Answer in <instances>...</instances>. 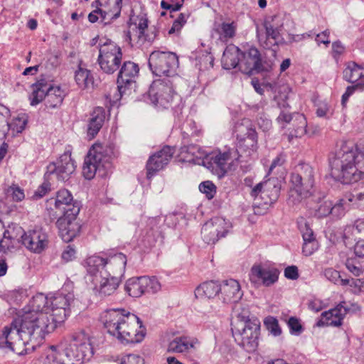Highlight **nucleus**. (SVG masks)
Segmentation results:
<instances>
[{
	"mask_svg": "<svg viewBox=\"0 0 364 364\" xmlns=\"http://www.w3.org/2000/svg\"><path fill=\"white\" fill-rule=\"evenodd\" d=\"M346 265L347 269L355 276H359L364 272V259L355 255L347 259Z\"/></svg>",
	"mask_w": 364,
	"mask_h": 364,
	"instance_id": "nucleus-41",
	"label": "nucleus"
},
{
	"mask_svg": "<svg viewBox=\"0 0 364 364\" xmlns=\"http://www.w3.org/2000/svg\"><path fill=\"white\" fill-rule=\"evenodd\" d=\"M161 284L155 277L143 276L127 280L125 289L132 297H140L145 294H154L160 291Z\"/></svg>",
	"mask_w": 364,
	"mask_h": 364,
	"instance_id": "nucleus-14",
	"label": "nucleus"
},
{
	"mask_svg": "<svg viewBox=\"0 0 364 364\" xmlns=\"http://www.w3.org/2000/svg\"><path fill=\"white\" fill-rule=\"evenodd\" d=\"M288 326L293 332L299 333L301 330L299 321L294 317H291L289 319Z\"/></svg>",
	"mask_w": 364,
	"mask_h": 364,
	"instance_id": "nucleus-63",
	"label": "nucleus"
},
{
	"mask_svg": "<svg viewBox=\"0 0 364 364\" xmlns=\"http://www.w3.org/2000/svg\"><path fill=\"white\" fill-rule=\"evenodd\" d=\"M237 25L235 22H224L220 25L219 33L221 38L229 39L235 36Z\"/></svg>",
	"mask_w": 364,
	"mask_h": 364,
	"instance_id": "nucleus-43",
	"label": "nucleus"
},
{
	"mask_svg": "<svg viewBox=\"0 0 364 364\" xmlns=\"http://www.w3.org/2000/svg\"><path fill=\"white\" fill-rule=\"evenodd\" d=\"M139 70L138 65L133 62L126 61L123 63L117 77L118 85L116 91L119 92V97L116 99L117 100L122 96V85L130 83L137 76Z\"/></svg>",
	"mask_w": 364,
	"mask_h": 364,
	"instance_id": "nucleus-27",
	"label": "nucleus"
},
{
	"mask_svg": "<svg viewBox=\"0 0 364 364\" xmlns=\"http://www.w3.org/2000/svg\"><path fill=\"white\" fill-rule=\"evenodd\" d=\"M121 364H142V360L139 356L130 354L122 358Z\"/></svg>",
	"mask_w": 364,
	"mask_h": 364,
	"instance_id": "nucleus-57",
	"label": "nucleus"
},
{
	"mask_svg": "<svg viewBox=\"0 0 364 364\" xmlns=\"http://www.w3.org/2000/svg\"><path fill=\"white\" fill-rule=\"evenodd\" d=\"M173 154V148L165 146L151 156L146 164L147 177L151 178L157 171L163 169L168 164Z\"/></svg>",
	"mask_w": 364,
	"mask_h": 364,
	"instance_id": "nucleus-20",
	"label": "nucleus"
},
{
	"mask_svg": "<svg viewBox=\"0 0 364 364\" xmlns=\"http://www.w3.org/2000/svg\"><path fill=\"white\" fill-rule=\"evenodd\" d=\"M240 159V154L234 148L225 147L215 149L206 155L203 159L204 165L218 176H224Z\"/></svg>",
	"mask_w": 364,
	"mask_h": 364,
	"instance_id": "nucleus-7",
	"label": "nucleus"
},
{
	"mask_svg": "<svg viewBox=\"0 0 364 364\" xmlns=\"http://www.w3.org/2000/svg\"><path fill=\"white\" fill-rule=\"evenodd\" d=\"M199 343L198 340L196 338L179 336L169 342L167 349L171 353H191L197 349Z\"/></svg>",
	"mask_w": 364,
	"mask_h": 364,
	"instance_id": "nucleus-23",
	"label": "nucleus"
},
{
	"mask_svg": "<svg viewBox=\"0 0 364 364\" xmlns=\"http://www.w3.org/2000/svg\"><path fill=\"white\" fill-rule=\"evenodd\" d=\"M174 91L169 80H157L153 82L149 91L152 103L166 107L173 100Z\"/></svg>",
	"mask_w": 364,
	"mask_h": 364,
	"instance_id": "nucleus-17",
	"label": "nucleus"
},
{
	"mask_svg": "<svg viewBox=\"0 0 364 364\" xmlns=\"http://www.w3.org/2000/svg\"><path fill=\"white\" fill-rule=\"evenodd\" d=\"M323 274L328 280L338 285L342 286L343 284L348 282L344 280L345 279L342 277L339 272L332 268L326 269L323 272Z\"/></svg>",
	"mask_w": 364,
	"mask_h": 364,
	"instance_id": "nucleus-47",
	"label": "nucleus"
},
{
	"mask_svg": "<svg viewBox=\"0 0 364 364\" xmlns=\"http://www.w3.org/2000/svg\"><path fill=\"white\" fill-rule=\"evenodd\" d=\"M345 316L346 310L342 309V305L339 304L334 309L322 313L318 325L321 326H339L342 324Z\"/></svg>",
	"mask_w": 364,
	"mask_h": 364,
	"instance_id": "nucleus-30",
	"label": "nucleus"
},
{
	"mask_svg": "<svg viewBox=\"0 0 364 364\" xmlns=\"http://www.w3.org/2000/svg\"><path fill=\"white\" fill-rule=\"evenodd\" d=\"M318 248L316 240L304 241L302 252L306 256L312 255Z\"/></svg>",
	"mask_w": 364,
	"mask_h": 364,
	"instance_id": "nucleus-53",
	"label": "nucleus"
},
{
	"mask_svg": "<svg viewBox=\"0 0 364 364\" xmlns=\"http://www.w3.org/2000/svg\"><path fill=\"white\" fill-rule=\"evenodd\" d=\"M21 242L28 250L40 253L48 245V235L42 228H36L24 232L21 236Z\"/></svg>",
	"mask_w": 364,
	"mask_h": 364,
	"instance_id": "nucleus-18",
	"label": "nucleus"
},
{
	"mask_svg": "<svg viewBox=\"0 0 364 364\" xmlns=\"http://www.w3.org/2000/svg\"><path fill=\"white\" fill-rule=\"evenodd\" d=\"M260 322L254 318L247 323L232 322L235 341L247 352H254L258 346Z\"/></svg>",
	"mask_w": 364,
	"mask_h": 364,
	"instance_id": "nucleus-6",
	"label": "nucleus"
},
{
	"mask_svg": "<svg viewBox=\"0 0 364 364\" xmlns=\"http://www.w3.org/2000/svg\"><path fill=\"white\" fill-rule=\"evenodd\" d=\"M70 213H64L56 222L59 233L63 241L69 242L80 232V225L76 220L80 212L79 206H74Z\"/></svg>",
	"mask_w": 364,
	"mask_h": 364,
	"instance_id": "nucleus-15",
	"label": "nucleus"
},
{
	"mask_svg": "<svg viewBox=\"0 0 364 364\" xmlns=\"http://www.w3.org/2000/svg\"><path fill=\"white\" fill-rule=\"evenodd\" d=\"M109 158L105 156L102 151V147L100 146H93L90 149L87 156L85 159L82 174L87 179H92L98 171L103 176L105 170L109 168Z\"/></svg>",
	"mask_w": 364,
	"mask_h": 364,
	"instance_id": "nucleus-12",
	"label": "nucleus"
},
{
	"mask_svg": "<svg viewBox=\"0 0 364 364\" xmlns=\"http://www.w3.org/2000/svg\"><path fill=\"white\" fill-rule=\"evenodd\" d=\"M49 180L46 179V181L43 182L34 192L32 198L38 200L43 197L50 190V184L48 182Z\"/></svg>",
	"mask_w": 364,
	"mask_h": 364,
	"instance_id": "nucleus-52",
	"label": "nucleus"
},
{
	"mask_svg": "<svg viewBox=\"0 0 364 364\" xmlns=\"http://www.w3.org/2000/svg\"><path fill=\"white\" fill-rule=\"evenodd\" d=\"M105 119V109L102 107L95 108L91 114L88 127L87 135L90 139L94 138L99 132Z\"/></svg>",
	"mask_w": 364,
	"mask_h": 364,
	"instance_id": "nucleus-32",
	"label": "nucleus"
},
{
	"mask_svg": "<svg viewBox=\"0 0 364 364\" xmlns=\"http://www.w3.org/2000/svg\"><path fill=\"white\" fill-rule=\"evenodd\" d=\"M343 74L346 81L355 84L358 89H364V66L350 62L347 64Z\"/></svg>",
	"mask_w": 364,
	"mask_h": 364,
	"instance_id": "nucleus-28",
	"label": "nucleus"
},
{
	"mask_svg": "<svg viewBox=\"0 0 364 364\" xmlns=\"http://www.w3.org/2000/svg\"><path fill=\"white\" fill-rule=\"evenodd\" d=\"M354 255L364 259V240H359L354 246Z\"/></svg>",
	"mask_w": 364,
	"mask_h": 364,
	"instance_id": "nucleus-62",
	"label": "nucleus"
},
{
	"mask_svg": "<svg viewBox=\"0 0 364 364\" xmlns=\"http://www.w3.org/2000/svg\"><path fill=\"white\" fill-rule=\"evenodd\" d=\"M187 18V15L184 14H181L179 16L173 21L171 28L168 31V34L171 35L179 33L181 28L186 23Z\"/></svg>",
	"mask_w": 364,
	"mask_h": 364,
	"instance_id": "nucleus-49",
	"label": "nucleus"
},
{
	"mask_svg": "<svg viewBox=\"0 0 364 364\" xmlns=\"http://www.w3.org/2000/svg\"><path fill=\"white\" fill-rule=\"evenodd\" d=\"M26 119L24 117H17L13 120L11 124H9L5 117L2 114H0V124H1L2 132H5L6 130L11 129L14 132L17 133L21 132L26 124Z\"/></svg>",
	"mask_w": 364,
	"mask_h": 364,
	"instance_id": "nucleus-38",
	"label": "nucleus"
},
{
	"mask_svg": "<svg viewBox=\"0 0 364 364\" xmlns=\"http://www.w3.org/2000/svg\"><path fill=\"white\" fill-rule=\"evenodd\" d=\"M349 205L344 197L341 198L334 205L331 203V215L334 218H341L344 215Z\"/></svg>",
	"mask_w": 364,
	"mask_h": 364,
	"instance_id": "nucleus-44",
	"label": "nucleus"
},
{
	"mask_svg": "<svg viewBox=\"0 0 364 364\" xmlns=\"http://www.w3.org/2000/svg\"><path fill=\"white\" fill-rule=\"evenodd\" d=\"M149 65L156 75L173 76L178 67V59L173 53L154 51L149 56Z\"/></svg>",
	"mask_w": 364,
	"mask_h": 364,
	"instance_id": "nucleus-11",
	"label": "nucleus"
},
{
	"mask_svg": "<svg viewBox=\"0 0 364 364\" xmlns=\"http://www.w3.org/2000/svg\"><path fill=\"white\" fill-rule=\"evenodd\" d=\"M102 319L107 332L122 343H138L146 336V328L140 318L124 309H109Z\"/></svg>",
	"mask_w": 364,
	"mask_h": 364,
	"instance_id": "nucleus-3",
	"label": "nucleus"
},
{
	"mask_svg": "<svg viewBox=\"0 0 364 364\" xmlns=\"http://www.w3.org/2000/svg\"><path fill=\"white\" fill-rule=\"evenodd\" d=\"M347 283L343 284V286H350L352 288V291L355 293L360 292L364 287V279H345Z\"/></svg>",
	"mask_w": 364,
	"mask_h": 364,
	"instance_id": "nucleus-51",
	"label": "nucleus"
},
{
	"mask_svg": "<svg viewBox=\"0 0 364 364\" xmlns=\"http://www.w3.org/2000/svg\"><path fill=\"white\" fill-rule=\"evenodd\" d=\"M76 256V250L70 245H68L62 253V259L68 262L73 260Z\"/></svg>",
	"mask_w": 364,
	"mask_h": 364,
	"instance_id": "nucleus-56",
	"label": "nucleus"
},
{
	"mask_svg": "<svg viewBox=\"0 0 364 364\" xmlns=\"http://www.w3.org/2000/svg\"><path fill=\"white\" fill-rule=\"evenodd\" d=\"M220 292L225 303H237L243 295L239 282L232 279L223 282Z\"/></svg>",
	"mask_w": 364,
	"mask_h": 364,
	"instance_id": "nucleus-26",
	"label": "nucleus"
},
{
	"mask_svg": "<svg viewBox=\"0 0 364 364\" xmlns=\"http://www.w3.org/2000/svg\"><path fill=\"white\" fill-rule=\"evenodd\" d=\"M220 291V285L210 281L201 284L195 290V295L198 298H213Z\"/></svg>",
	"mask_w": 364,
	"mask_h": 364,
	"instance_id": "nucleus-36",
	"label": "nucleus"
},
{
	"mask_svg": "<svg viewBox=\"0 0 364 364\" xmlns=\"http://www.w3.org/2000/svg\"><path fill=\"white\" fill-rule=\"evenodd\" d=\"M345 50L344 46L340 41H336L332 44V55L335 59L339 58V56L343 53Z\"/></svg>",
	"mask_w": 364,
	"mask_h": 364,
	"instance_id": "nucleus-59",
	"label": "nucleus"
},
{
	"mask_svg": "<svg viewBox=\"0 0 364 364\" xmlns=\"http://www.w3.org/2000/svg\"><path fill=\"white\" fill-rule=\"evenodd\" d=\"M279 188L271 180L257 184L251 191V196L257 198L259 194L265 204H271L278 197Z\"/></svg>",
	"mask_w": 364,
	"mask_h": 364,
	"instance_id": "nucleus-24",
	"label": "nucleus"
},
{
	"mask_svg": "<svg viewBox=\"0 0 364 364\" xmlns=\"http://www.w3.org/2000/svg\"><path fill=\"white\" fill-rule=\"evenodd\" d=\"M353 235L356 238L357 236L364 232V223L362 221H357L355 225L350 228Z\"/></svg>",
	"mask_w": 364,
	"mask_h": 364,
	"instance_id": "nucleus-64",
	"label": "nucleus"
},
{
	"mask_svg": "<svg viewBox=\"0 0 364 364\" xmlns=\"http://www.w3.org/2000/svg\"><path fill=\"white\" fill-rule=\"evenodd\" d=\"M15 238L9 230L4 232L2 238L0 237V252H6L14 247Z\"/></svg>",
	"mask_w": 364,
	"mask_h": 364,
	"instance_id": "nucleus-45",
	"label": "nucleus"
},
{
	"mask_svg": "<svg viewBox=\"0 0 364 364\" xmlns=\"http://www.w3.org/2000/svg\"><path fill=\"white\" fill-rule=\"evenodd\" d=\"M199 189L200 192L205 193L208 199L214 197L215 193V186L210 181H205L200 184Z\"/></svg>",
	"mask_w": 364,
	"mask_h": 364,
	"instance_id": "nucleus-50",
	"label": "nucleus"
},
{
	"mask_svg": "<svg viewBox=\"0 0 364 364\" xmlns=\"http://www.w3.org/2000/svg\"><path fill=\"white\" fill-rule=\"evenodd\" d=\"M122 60V49L115 43L107 41L100 46L97 61L104 73H114L121 65Z\"/></svg>",
	"mask_w": 364,
	"mask_h": 364,
	"instance_id": "nucleus-10",
	"label": "nucleus"
},
{
	"mask_svg": "<svg viewBox=\"0 0 364 364\" xmlns=\"http://www.w3.org/2000/svg\"><path fill=\"white\" fill-rule=\"evenodd\" d=\"M294 130L291 135L295 137H301L306 133L307 122L303 114H296L293 121Z\"/></svg>",
	"mask_w": 364,
	"mask_h": 364,
	"instance_id": "nucleus-40",
	"label": "nucleus"
},
{
	"mask_svg": "<svg viewBox=\"0 0 364 364\" xmlns=\"http://www.w3.org/2000/svg\"><path fill=\"white\" fill-rule=\"evenodd\" d=\"M342 305V309L346 310V315L348 313H355L360 310V306L356 303H348L346 301H343L340 303Z\"/></svg>",
	"mask_w": 364,
	"mask_h": 364,
	"instance_id": "nucleus-58",
	"label": "nucleus"
},
{
	"mask_svg": "<svg viewBox=\"0 0 364 364\" xmlns=\"http://www.w3.org/2000/svg\"><path fill=\"white\" fill-rule=\"evenodd\" d=\"M72 300L70 294H36L23 314L3 328L0 348L18 355L33 350L46 335L65 321Z\"/></svg>",
	"mask_w": 364,
	"mask_h": 364,
	"instance_id": "nucleus-1",
	"label": "nucleus"
},
{
	"mask_svg": "<svg viewBox=\"0 0 364 364\" xmlns=\"http://www.w3.org/2000/svg\"><path fill=\"white\" fill-rule=\"evenodd\" d=\"M291 193H296L300 198H306L311 195L314 185V171L308 164H300L294 172L291 173Z\"/></svg>",
	"mask_w": 364,
	"mask_h": 364,
	"instance_id": "nucleus-8",
	"label": "nucleus"
},
{
	"mask_svg": "<svg viewBox=\"0 0 364 364\" xmlns=\"http://www.w3.org/2000/svg\"><path fill=\"white\" fill-rule=\"evenodd\" d=\"M304 241L315 240L313 230L305 224L301 230Z\"/></svg>",
	"mask_w": 364,
	"mask_h": 364,
	"instance_id": "nucleus-61",
	"label": "nucleus"
},
{
	"mask_svg": "<svg viewBox=\"0 0 364 364\" xmlns=\"http://www.w3.org/2000/svg\"><path fill=\"white\" fill-rule=\"evenodd\" d=\"M138 30L139 38L149 42L153 41L156 38V33L152 31L151 33H146L148 31V20L146 18H141L136 26Z\"/></svg>",
	"mask_w": 364,
	"mask_h": 364,
	"instance_id": "nucleus-42",
	"label": "nucleus"
},
{
	"mask_svg": "<svg viewBox=\"0 0 364 364\" xmlns=\"http://www.w3.org/2000/svg\"><path fill=\"white\" fill-rule=\"evenodd\" d=\"M8 191L9 193H11L14 200L21 201L25 198L23 190L18 186H11L9 187Z\"/></svg>",
	"mask_w": 364,
	"mask_h": 364,
	"instance_id": "nucleus-54",
	"label": "nucleus"
},
{
	"mask_svg": "<svg viewBox=\"0 0 364 364\" xmlns=\"http://www.w3.org/2000/svg\"><path fill=\"white\" fill-rule=\"evenodd\" d=\"M234 319L232 322L247 323L249 321L253 320L255 318H250V312L247 305L243 304L235 303L233 307Z\"/></svg>",
	"mask_w": 364,
	"mask_h": 364,
	"instance_id": "nucleus-39",
	"label": "nucleus"
},
{
	"mask_svg": "<svg viewBox=\"0 0 364 364\" xmlns=\"http://www.w3.org/2000/svg\"><path fill=\"white\" fill-rule=\"evenodd\" d=\"M74 206H79L76 203H73L72 194L66 189H61L58 191L55 198V207L63 211L64 213H70Z\"/></svg>",
	"mask_w": 364,
	"mask_h": 364,
	"instance_id": "nucleus-34",
	"label": "nucleus"
},
{
	"mask_svg": "<svg viewBox=\"0 0 364 364\" xmlns=\"http://www.w3.org/2000/svg\"><path fill=\"white\" fill-rule=\"evenodd\" d=\"M230 228V223L224 218H214L203 225L202 238L207 244H215L220 237L225 236Z\"/></svg>",
	"mask_w": 364,
	"mask_h": 364,
	"instance_id": "nucleus-16",
	"label": "nucleus"
},
{
	"mask_svg": "<svg viewBox=\"0 0 364 364\" xmlns=\"http://www.w3.org/2000/svg\"><path fill=\"white\" fill-rule=\"evenodd\" d=\"M250 279L255 284H262L265 286H270L278 279V272L275 269L253 266L250 274Z\"/></svg>",
	"mask_w": 364,
	"mask_h": 364,
	"instance_id": "nucleus-25",
	"label": "nucleus"
},
{
	"mask_svg": "<svg viewBox=\"0 0 364 364\" xmlns=\"http://www.w3.org/2000/svg\"><path fill=\"white\" fill-rule=\"evenodd\" d=\"M65 96L64 90L59 86H53L51 85L45 99L46 105L50 108L58 107L63 103Z\"/></svg>",
	"mask_w": 364,
	"mask_h": 364,
	"instance_id": "nucleus-35",
	"label": "nucleus"
},
{
	"mask_svg": "<svg viewBox=\"0 0 364 364\" xmlns=\"http://www.w3.org/2000/svg\"><path fill=\"white\" fill-rule=\"evenodd\" d=\"M50 85V82L44 77H41L31 85L29 99L32 106L37 105L46 99Z\"/></svg>",
	"mask_w": 364,
	"mask_h": 364,
	"instance_id": "nucleus-31",
	"label": "nucleus"
},
{
	"mask_svg": "<svg viewBox=\"0 0 364 364\" xmlns=\"http://www.w3.org/2000/svg\"><path fill=\"white\" fill-rule=\"evenodd\" d=\"M92 355L89 337L84 331L75 333L69 346H51L36 364H66L72 361H83Z\"/></svg>",
	"mask_w": 364,
	"mask_h": 364,
	"instance_id": "nucleus-4",
	"label": "nucleus"
},
{
	"mask_svg": "<svg viewBox=\"0 0 364 364\" xmlns=\"http://www.w3.org/2000/svg\"><path fill=\"white\" fill-rule=\"evenodd\" d=\"M75 80L79 87L82 89L90 88L93 86V77L90 71L85 68L80 67L75 71Z\"/></svg>",
	"mask_w": 364,
	"mask_h": 364,
	"instance_id": "nucleus-37",
	"label": "nucleus"
},
{
	"mask_svg": "<svg viewBox=\"0 0 364 364\" xmlns=\"http://www.w3.org/2000/svg\"><path fill=\"white\" fill-rule=\"evenodd\" d=\"M127 263L126 256L122 253H117L107 259L97 255L88 257L86 260L87 270L89 274L96 272L112 279L120 281L123 275Z\"/></svg>",
	"mask_w": 364,
	"mask_h": 364,
	"instance_id": "nucleus-5",
	"label": "nucleus"
},
{
	"mask_svg": "<svg viewBox=\"0 0 364 364\" xmlns=\"http://www.w3.org/2000/svg\"><path fill=\"white\" fill-rule=\"evenodd\" d=\"M241 55L240 50L234 45L228 46L223 52L222 58V64L225 69L230 70L237 66L239 67L240 63V56Z\"/></svg>",
	"mask_w": 364,
	"mask_h": 364,
	"instance_id": "nucleus-33",
	"label": "nucleus"
},
{
	"mask_svg": "<svg viewBox=\"0 0 364 364\" xmlns=\"http://www.w3.org/2000/svg\"><path fill=\"white\" fill-rule=\"evenodd\" d=\"M264 324L267 329L274 336H279L281 334L282 330L276 318L273 316L267 317L264 321Z\"/></svg>",
	"mask_w": 364,
	"mask_h": 364,
	"instance_id": "nucleus-48",
	"label": "nucleus"
},
{
	"mask_svg": "<svg viewBox=\"0 0 364 364\" xmlns=\"http://www.w3.org/2000/svg\"><path fill=\"white\" fill-rule=\"evenodd\" d=\"M343 197L349 207L350 205L364 206V193H347Z\"/></svg>",
	"mask_w": 364,
	"mask_h": 364,
	"instance_id": "nucleus-46",
	"label": "nucleus"
},
{
	"mask_svg": "<svg viewBox=\"0 0 364 364\" xmlns=\"http://www.w3.org/2000/svg\"><path fill=\"white\" fill-rule=\"evenodd\" d=\"M282 26L283 24L277 16L270 17L264 21L266 39L263 41L262 37L258 35L259 41L264 48L271 49L277 45L281 39L280 32Z\"/></svg>",
	"mask_w": 364,
	"mask_h": 364,
	"instance_id": "nucleus-19",
	"label": "nucleus"
},
{
	"mask_svg": "<svg viewBox=\"0 0 364 364\" xmlns=\"http://www.w3.org/2000/svg\"><path fill=\"white\" fill-rule=\"evenodd\" d=\"M331 175L343 183L357 182L364 178V140L355 144L343 141L329 157Z\"/></svg>",
	"mask_w": 364,
	"mask_h": 364,
	"instance_id": "nucleus-2",
	"label": "nucleus"
},
{
	"mask_svg": "<svg viewBox=\"0 0 364 364\" xmlns=\"http://www.w3.org/2000/svg\"><path fill=\"white\" fill-rule=\"evenodd\" d=\"M331 201L325 200L321 203L316 210V215L318 217H326L331 214Z\"/></svg>",
	"mask_w": 364,
	"mask_h": 364,
	"instance_id": "nucleus-55",
	"label": "nucleus"
},
{
	"mask_svg": "<svg viewBox=\"0 0 364 364\" xmlns=\"http://www.w3.org/2000/svg\"><path fill=\"white\" fill-rule=\"evenodd\" d=\"M122 0H98L102 21L118 18L121 13Z\"/></svg>",
	"mask_w": 364,
	"mask_h": 364,
	"instance_id": "nucleus-29",
	"label": "nucleus"
},
{
	"mask_svg": "<svg viewBox=\"0 0 364 364\" xmlns=\"http://www.w3.org/2000/svg\"><path fill=\"white\" fill-rule=\"evenodd\" d=\"M76 166L70 152H65L54 162L47 166L46 179L58 181L68 180L74 173Z\"/></svg>",
	"mask_w": 364,
	"mask_h": 364,
	"instance_id": "nucleus-13",
	"label": "nucleus"
},
{
	"mask_svg": "<svg viewBox=\"0 0 364 364\" xmlns=\"http://www.w3.org/2000/svg\"><path fill=\"white\" fill-rule=\"evenodd\" d=\"M284 276L290 279H296L299 277L298 269L296 266H289L284 270Z\"/></svg>",
	"mask_w": 364,
	"mask_h": 364,
	"instance_id": "nucleus-60",
	"label": "nucleus"
},
{
	"mask_svg": "<svg viewBox=\"0 0 364 364\" xmlns=\"http://www.w3.org/2000/svg\"><path fill=\"white\" fill-rule=\"evenodd\" d=\"M237 139V151L240 157L243 154L251 156L257 149V136L252 123L248 119H243L235 126Z\"/></svg>",
	"mask_w": 364,
	"mask_h": 364,
	"instance_id": "nucleus-9",
	"label": "nucleus"
},
{
	"mask_svg": "<svg viewBox=\"0 0 364 364\" xmlns=\"http://www.w3.org/2000/svg\"><path fill=\"white\" fill-rule=\"evenodd\" d=\"M242 58L239 64V69L245 74L250 75L253 71L260 68L261 58L259 50L251 47L247 50L241 53Z\"/></svg>",
	"mask_w": 364,
	"mask_h": 364,
	"instance_id": "nucleus-22",
	"label": "nucleus"
},
{
	"mask_svg": "<svg viewBox=\"0 0 364 364\" xmlns=\"http://www.w3.org/2000/svg\"><path fill=\"white\" fill-rule=\"evenodd\" d=\"M90 280L93 284V289L101 296L112 294L117 289L120 281L117 279H112L97 272L90 274Z\"/></svg>",
	"mask_w": 364,
	"mask_h": 364,
	"instance_id": "nucleus-21",
	"label": "nucleus"
}]
</instances>
